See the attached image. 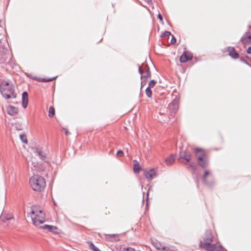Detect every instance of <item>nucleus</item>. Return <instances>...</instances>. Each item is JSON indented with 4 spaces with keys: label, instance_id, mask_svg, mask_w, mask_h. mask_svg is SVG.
Segmentation results:
<instances>
[{
    "label": "nucleus",
    "instance_id": "obj_1",
    "mask_svg": "<svg viewBox=\"0 0 251 251\" xmlns=\"http://www.w3.org/2000/svg\"><path fill=\"white\" fill-rule=\"evenodd\" d=\"M30 216L33 224L38 226L45 221V214L38 205H33L31 207Z\"/></svg>",
    "mask_w": 251,
    "mask_h": 251
},
{
    "label": "nucleus",
    "instance_id": "obj_2",
    "mask_svg": "<svg viewBox=\"0 0 251 251\" xmlns=\"http://www.w3.org/2000/svg\"><path fill=\"white\" fill-rule=\"evenodd\" d=\"M0 92L5 99H14L16 97L14 86L7 81H3L1 82Z\"/></svg>",
    "mask_w": 251,
    "mask_h": 251
},
{
    "label": "nucleus",
    "instance_id": "obj_3",
    "mask_svg": "<svg viewBox=\"0 0 251 251\" xmlns=\"http://www.w3.org/2000/svg\"><path fill=\"white\" fill-rule=\"evenodd\" d=\"M213 236L203 238V240L200 241V247L206 251H226L221 246L218 247L212 243Z\"/></svg>",
    "mask_w": 251,
    "mask_h": 251
},
{
    "label": "nucleus",
    "instance_id": "obj_4",
    "mask_svg": "<svg viewBox=\"0 0 251 251\" xmlns=\"http://www.w3.org/2000/svg\"><path fill=\"white\" fill-rule=\"evenodd\" d=\"M29 183L32 189L34 191H41L46 186L45 179L39 175H34L29 179Z\"/></svg>",
    "mask_w": 251,
    "mask_h": 251
},
{
    "label": "nucleus",
    "instance_id": "obj_5",
    "mask_svg": "<svg viewBox=\"0 0 251 251\" xmlns=\"http://www.w3.org/2000/svg\"><path fill=\"white\" fill-rule=\"evenodd\" d=\"M194 152L198 164L202 168H206L209 164V157L205 151L201 149L196 148Z\"/></svg>",
    "mask_w": 251,
    "mask_h": 251
},
{
    "label": "nucleus",
    "instance_id": "obj_6",
    "mask_svg": "<svg viewBox=\"0 0 251 251\" xmlns=\"http://www.w3.org/2000/svg\"><path fill=\"white\" fill-rule=\"evenodd\" d=\"M179 107V99L176 98L168 105V109L170 112L169 115V118L173 117L177 112Z\"/></svg>",
    "mask_w": 251,
    "mask_h": 251
},
{
    "label": "nucleus",
    "instance_id": "obj_7",
    "mask_svg": "<svg viewBox=\"0 0 251 251\" xmlns=\"http://www.w3.org/2000/svg\"><path fill=\"white\" fill-rule=\"evenodd\" d=\"M202 181L207 185H212L214 183V177L210 171L205 170L202 176Z\"/></svg>",
    "mask_w": 251,
    "mask_h": 251
},
{
    "label": "nucleus",
    "instance_id": "obj_8",
    "mask_svg": "<svg viewBox=\"0 0 251 251\" xmlns=\"http://www.w3.org/2000/svg\"><path fill=\"white\" fill-rule=\"evenodd\" d=\"M15 220L11 215H2L0 217V225H2L4 227L8 226L10 224H13Z\"/></svg>",
    "mask_w": 251,
    "mask_h": 251
},
{
    "label": "nucleus",
    "instance_id": "obj_9",
    "mask_svg": "<svg viewBox=\"0 0 251 251\" xmlns=\"http://www.w3.org/2000/svg\"><path fill=\"white\" fill-rule=\"evenodd\" d=\"M41 228L46 229L53 234H60L62 233L61 230L55 226L45 225L43 226H41Z\"/></svg>",
    "mask_w": 251,
    "mask_h": 251
},
{
    "label": "nucleus",
    "instance_id": "obj_10",
    "mask_svg": "<svg viewBox=\"0 0 251 251\" xmlns=\"http://www.w3.org/2000/svg\"><path fill=\"white\" fill-rule=\"evenodd\" d=\"M180 158L184 160V163L185 164H188L191 160V153L188 151L180 152L179 153Z\"/></svg>",
    "mask_w": 251,
    "mask_h": 251
},
{
    "label": "nucleus",
    "instance_id": "obj_11",
    "mask_svg": "<svg viewBox=\"0 0 251 251\" xmlns=\"http://www.w3.org/2000/svg\"><path fill=\"white\" fill-rule=\"evenodd\" d=\"M240 42L244 45L251 44V32H246L241 38Z\"/></svg>",
    "mask_w": 251,
    "mask_h": 251
},
{
    "label": "nucleus",
    "instance_id": "obj_12",
    "mask_svg": "<svg viewBox=\"0 0 251 251\" xmlns=\"http://www.w3.org/2000/svg\"><path fill=\"white\" fill-rule=\"evenodd\" d=\"M144 175L146 176L148 181H150L156 177V173L154 169H151L149 170H144Z\"/></svg>",
    "mask_w": 251,
    "mask_h": 251
},
{
    "label": "nucleus",
    "instance_id": "obj_13",
    "mask_svg": "<svg viewBox=\"0 0 251 251\" xmlns=\"http://www.w3.org/2000/svg\"><path fill=\"white\" fill-rule=\"evenodd\" d=\"M226 50L228 52V55L232 59H238L240 57L239 54L237 53L234 47H228L226 48Z\"/></svg>",
    "mask_w": 251,
    "mask_h": 251
},
{
    "label": "nucleus",
    "instance_id": "obj_14",
    "mask_svg": "<svg viewBox=\"0 0 251 251\" xmlns=\"http://www.w3.org/2000/svg\"><path fill=\"white\" fill-rule=\"evenodd\" d=\"M8 54L6 53V50L0 43V63H3L7 59Z\"/></svg>",
    "mask_w": 251,
    "mask_h": 251
},
{
    "label": "nucleus",
    "instance_id": "obj_15",
    "mask_svg": "<svg viewBox=\"0 0 251 251\" xmlns=\"http://www.w3.org/2000/svg\"><path fill=\"white\" fill-rule=\"evenodd\" d=\"M192 54L188 51H184L180 56L179 60L181 63H185L187 61L191 60L192 58Z\"/></svg>",
    "mask_w": 251,
    "mask_h": 251
},
{
    "label": "nucleus",
    "instance_id": "obj_16",
    "mask_svg": "<svg viewBox=\"0 0 251 251\" xmlns=\"http://www.w3.org/2000/svg\"><path fill=\"white\" fill-rule=\"evenodd\" d=\"M34 152L40 157L42 160L45 162L48 161V157L47 156L46 153L42 151L40 149L36 148Z\"/></svg>",
    "mask_w": 251,
    "mask_h": 251
},
{
    "label": "nucleus",
    "instance_id": "obj_17",
    "mask_svg": "<svg viewBox=\"0 0 251 251\" xmlns=\"http://www.w3.org/2000/svg\"><path fill=\"white\" fill-rule=\"evenodd\" d=\"M138 71H139V73L141 75V79H143V78H150L151 77V72H144L143 67L140 66H139Z\"/></svg>",
    "mask_w": 251,
    "mask_h": 251
},
{
    "label": "nucleus",
    "instance_id": "obj_18",
    "mask_svg": "<svg viewBox=\"0 0 251 251\" xmlns=\"http://www.w3.org/2000/svg\"><path fill=\"white\" fill-rule=\"evenodd\" d=\"M18 109L13 106H9L7 108V112L9 115L14 116L18 113Z\"/></svg>",
    "mask_w": 251,
    "mask_h": 251
},
{
    "label": "nucleus",
    "instance_id": "obj_19",
    "mask_svg": "<svg viewBox=\"0 0 251 251\" xmlns=\"http://www.w3.org/2000/svg\"><path fill=\"white\" fill-rule=\"evenodd\" d=\"M23 107L25 108L28 104V94L26 92H24L22 94Z\"/></svg>",
    "mask_w": 251,
    "mask_h": 251
},
{
    "label": "nucleus",
    "instance_id": "obj_20",
    "mask_svg": "<svg viewBox=\"0 0 251 251\" xmlns=\"http://www.w3.org/2000/svg\"><path fill=\"white\" fill-rule=\"evenodd\" d=\"M176 155L174 154H171L169 156L166 158L165 163L167 165L171 166L174 163Z\"/></svg>",
    "mask_w": 251,
    "mask_h": 251
},
{
    "label": "nucleus",
    "instance_id": "obj_21",
    "mask_svg": "<svg viewBox=\"0 0 251 251\" xmlns=\"http://www.w3.org/2000/svg\"><path fill=\"white\" fill-rule=\"evenodd\" d=\"M56 78V77H53L52 78H34V79L36 80L38 82H50L51 81L54 79H55Z\"/></svg>",
    "mask_w": 251,
    "mask_h": 251
},
{
    "label": "nucleus",
    "instance_id": "obj_22",
    "mask_svg": "<svg viewBox=\"0 0 251 251\" xmlns=\"http://www.w3.org/2000/svg\"><path fill=\"white\" fill-rule=\"evenodd\" d=\"M135 162L133 165V171L135 174H138L140 171L141 170V168L140 166L139 163L138 161L135 160Z\"/></svg>",
    "mask_w": 251,
    "mask_h": 251
},
{
    "label": "nucleus",
    "instance_id": "obj_23",
    "mask_svg": "<svg viewBox=\"0 0 251 251\" xmlns=\"http://www.w3.org/2000/svg\"><path fill=\"white\" fill-rule=\"evenodd\" d=\"M87 244L89 245V249L93 251H100L98 248L96 247L94 244L91 241L87 242Z\"/></svg>",
    "mask_w": 251,
    "mask_h": 251
},
{
    "label": "nucleus",
    "instance_id": "obj_24",
    "mask_svg": "<svg viewBox=\"0 0 251 251\" xmlns=\"http://www.w3.org/2000/svg\"><path fill=\"white\" fill-rule=\"evenodd\" d=\"M151 243L156 249L160 250L161 245L157 240H153L151 239Z\"/></svg>",
    "mask_w": 251,
    "mask_h": 251
},
{
    "label": "nucleus",
    "instance_id": "obj_25",
    "mask_svg": "<svg viewBox=\"0 0 251 251\" xmlns=\"http://www.w3.org/2000/svg\"><path fill=\"white\" fill-rule=\"evenodd\" d=\"M55 115V110L53 106H50L49 110V117L52 118Z\"/></svg>",
    "mask_w": 251,
    "mask_h": 251
},
{
    "label": "nucleus",
    "instance_id": "obj_26",
    "mask_svg": "<svg viewBox=\"0 0 251 251\" xmlns=\"http://www.w3.org/2000/svg\"><path fill=\"white\" fill-rule=\"evenodd\" d=\"M188 165L187 166V168L188 169H191L193 172L195 171V166H194V163L193 162H189L188 163Z\"/></svg>",
    "mask_w": 251,
    "mask_h": 251
},
{
    "label": "nucleus",
    "instance_id": "obj_27",
    "mask_svg": "<svg viewBox=\"0 0 251 251\" xmlns=\"http://www.w3.org/2000/svg\"><path fill=\"white\" fill-rule=\"evenodd\" d=\"M146 94L147 96L149 98L151 97V96H152V91L151 90V88H150V87H148L146 88Z\"/></svg>",
    "mask_w": 251,
    "mask_h": 251
},
{
    "label": "nucleus",
    "instance_id": "obj_28",
    "mask_svg": "<svg viewBox=\"0 0 251 251\" xmlns=\"http://www.w3.org/2000/svg\"><path fill=\"white\" fill-rule=\"evenodd\" d=\"M20 137L21 140L22 141L23 143H27V140L26 138V136L25 134H21L20 135Z\"/></svg>",
    "mask_w": 251,
    "mask_h": 251
},
{
    "label": "nucleus",
    "instance_id": "obj_29",
    "mask_svg": "<svg viewBox=\"0 0 251 251\" xmlns=\"http://www.w3.org/2000/svg\"><path fill=\"white\" fill-rule=\"evenodd\" d=\"M141 66L143 67L144 72H151L150 70V68L147 64H143Z\"/></svg>",
    "mask_w": 251,
    "mask_h": 251
},
{
    "label": "nucleus",
    "instance_id": "obj_30",
    "mask_svg": "<svg viewBox=\"0 0 251 251\" xmlns=\"http://www.w3.org/2000/svg\"><path fill=\"white\" fill-rule=\"evenodd\" d=\"M171 32L168 31H165L163 33H162L161 35V37H168L170 35H171Z\"/></svg>",
    "mask_w": 251,
    "mask_h": 251
},
{
    "label": "nucleus",
    "instance_id": "obj_31",
    "mask_svg": "<svg viewBox=\"0 0 251 251\" xmlns=\"http://www.w3.org/2000/svg\"><path fill=\"white\" fill-rule=\"evenodd\" d=\"M156 83V81L155 80H151L149 82L148 87L150 88H153L155 86Z\"/></svg>",
    "mask_w": 251,
    "mask_h": 251
},
{
    "label": "nucleus",
    "instance_id": "obj_32",
    "mask_svg": "<svg viewBox=\"0 0 251 251\" xmlns=\"http://www.w3.org/2000/svg\"><path fill=\"white\" fill-rule=\"evenodd\" d=\"M124 155V153L122 150H119L117 152V156L118 157H122Z\"/></svg>",
    "mask_w": 251,
    "mask_h": 251
},
{
    "label": "nucleus",
    "instance_id": "obj_33",
    "mask_svg": "<svg viewBox=\"0 0 251 251\" xmlns=\"http://www.w3.org/2000/svg\"><path fill=\"white\" fill-rule=\"evenodd\" d=\"M176 42V39L173 35H172V39L171 40V43L172 44H174Z\"/></svg>",
    "mask_w": 251,
    "mask_h": 251
},
{
    "label": "nucleus",
    "instance_id": "obj_34",
    "mask_svg": "<svg viewBox=\"0 0 251 251\" xmlns=\"http://www.w3.org/2000/svg\"><path fill=\"white\" fill-rule=\"evenodd\" d=\"M123 251H135L134 249L131 248H127L124 249Z\"/></svg>",
    "mask_w": 251,
    "mask_h": 251
},
{
    "label": "nucleus",
    "instance_id": "obj_35",
    "mask_svg": "<svg viewBox=\"0 0 251 251\" xmlns=\"http://www.w3.org/2000/svg\"><path fill=\"white\" fill-rule=\"evenodd\" d=\"M247 52L249 54H251V47H249L247 50Z\"/></svg>",
    "mask_w": 251,
    "mask_h": 251
},
{
    "label": "nucleus",
    "instance_id": "obj_36",
    "mask_svg": "<svg viewBox=\"0 0 251 251\" xmlns=\"http://www.w3.org/2000/svg\"><path fill=\"white\" fill-rule=\"evenodd\" d=\"M64 130H65V133L66 135L70 134V132L68 131L67 129L64 128Z\"/></svg>",
    "mask_w": 251,
    "mask_h": 251
},
{
    "label": "nucleus",
    "instance_id": "obj_37",
    "mask_svg": "<svg viewBox=\"0 0 251 251\" xmlns=\"http://www.w3.org/2000/svg\"><path fill=\"white\" fill-rule=\"evenodd\" d=\"M3 31V27L0 25V35H1Z\"/></svg>",
    "mask_w": 251,
    "mask_h": 251
},
{
    "label": "nucleus",
    "instance_id": "obj_38",
    "mask_svg": "<svg viewBox=\"0 0 251 251\" xmlns=\"http://www.w3.org/2000/svg\"><path fill=\"white\" fill-rule=\"evenodd\" d=\"M158 18L159 19V20L161 21H163V18L160 14H159L158 15Z\"/></svg>",
    "mask_w": 251,
    "mask_h": 251
},
{
    "label": "nucleus",
    "instance_id": "obj_39",
    "mask_svg": "<svg viewBox=\"0 0 251 251\" xmlns=\"http://www.w3.org/2000/svg\"><path fill=\"white\" fill-rule=\"evenodd\" d=\"M145 83H146V82H145V81H142L141 82V89H142L143 86V85H144V84H145Z\"/></svg>",
    "mask_w": 251,
    "mask_h": 251
},
{
    "label": "nucleus",
    "instance_id": "obj_40",
    "mask_svg": "<svg viewBox=\"0 0 251 251\" xmlns=\"http://www.w3.org/2000/svg\"><path fill=\"white\" fill-rule=\"evenodd\" d=\"M104 235H113V236H115V235H119V234H104Z\"/></svg>",
    "mask_w": 251,
    "mask_h": 251
},
{
    "label": "nucleus",
    "instance_id": "obj_41",
    "mask_svg": "<svg viewBox=\"0 0 251 251\" xmlns=\"http://www.w3.org/2000/svg\"><path fill=\"white\" fill-rule=\"evenodd\" d=\"M116 236H109V238H107V239H111L112 238H114Z\"/></svg>",
    "mask_w": 251,
    "mask_h": 251
},
{
    "label": "nucleus",
    "instance_id": "obj_42",
    "mask_svg": "<svg viewBox=\"0 0 251 251\" xmlns=\"http://www.w3.org/2000/svg\"><path fill=\"white\" fill-rule=\"evenodd\" d=\"M249 28H250V29H251V25H249Z\"/></svg>",
    "mask_w": 251,
    "mask_h": 251
}]
</instances>
